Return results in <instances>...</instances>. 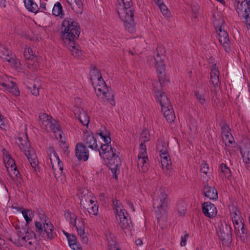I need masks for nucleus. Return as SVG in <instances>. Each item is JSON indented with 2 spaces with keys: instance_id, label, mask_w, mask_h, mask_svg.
I'll use <instances>...</instances> for the list:
<instances>
[{
  "instance_id": "nucleus-1",
  "label": "nucleus",
  "mask_w": 250,
  "mask_h": 250,
  "mask_svg": "<svg viewBox=\"0 0 250 250\" xmlns=\"http://www.w3.org/2000/svg\"><path fill=\"white\" fill-rule=\"evenodd\" d=\"M80 32L81 28L79 23L73 19L66 18L63 20L61 27V38L72 55L76 58L81 55L80 46L76 43Z\"/></svg>"
},
{
  "instance_id": "nucleus-2",
  "label": "nucleus",
  "mask_w": 250,
  "mask_h": 250,
  "mask_svg": "<svg viewBox=\"0 0 250 250\" xmlns=\"http://www.w3.org/2000/svg\"><path fill=\"white\" fill-rule=\"evenodd\" d=\"M99 135L103 139L105 144H102L100 150L99 154L101 157L107 160V163L109 168L113 173V177L117 178L116 174V170L119 164L120 158L116 154V150L111 147L109 144L111 143V139L109 133L106 131L104 132H100Z\"/></svg>"
},
{
  "instance_id": "nucleus-3",
  "label": "nucleus",
  "mask_w": 250,
  "mask_h": 250,
  "mask_svg": "<svg viewBox=\"0 0 250 250\" xmlns=\"http://www.w3.org/2000/svg\"><path fill=\"white\" fill-rule=\"evenodd\" d=\"M116 11L124 21L125 28L129 32H133L135 24L133 16L134 9L131 0H118L116 4Z\"/></svg>"
},
{
  "instance_id": "nucleus-4",
  "label": "nucleus",
  "mask_w": 250,
  "mask_h": 250,
  "mask_svg": "<svg viewBox=\"0 0 250 250\" xmlns=\"http://www.w3.org/2000/svg\"><path fill=\"white\" fill-rule=\"evenodd\" d=\"M165 48L163 46H159L157 47L156 50V55L153 57H148L147 61L149 62L150 65H154L156 68L158 74L159 82L161 86L164 85L166 81V72L165 65L161 58V55L165 53Z\"/></svg>"
},
{
  "instance_id": "nucleus-5",
  "label": "nucleus",
  "mask_w": 250,
  "mask_h": 250,
  "mask_svg": "<svg viewBox=\"0 0 250 250\" xmlns=\"http://www.w3.org/2000/svg\"><path fill=\"white\" fill-rule=\"evenodd\" d=\"M41 220L42 223L35 222V230L42 237H44L45 234L47 239L51 240L56 236V233L54 231V226L49 220L48 218L44 215H42Z\"/></svg>"
},
{
  "instance_id": "nucleus-6",
  "label": "nucleus",
  "mask_w": 250,
  "mask_h": 250,
  "mask_svg": "<svg viewBox=\"0 0 250 250\" xmlns=\"http://www.w3.org/2000/svg\"><path fill=\"white\" fill-rule=\"evenodd\" d=\"M98 98L104 102H109L112 106L115 105L114 94L109 90L103 79L93 85Z\"/></svg>"
},
{
  "instance_id": "nucleus-7",
  "label": "nucleus",
  "mask_w": 250,
  "mask_h": 250,
  "mask_svg": "<svg viewBox=\"0 0 250 250\" xmlns=\"http://www.w3.org/2000/svg\"><path fill=\"white\" fill-rule=\"evenodd\" d=\"M19 139L21 149L23 151L31 167L36 170L38 161L34 150L30 146L27 134L23 135V138L20 137Z\"/></svg>"
},
{
  "instance_id": "nucleus-8",
  "label": "nucleus",
  "mask_w": 250,
  "mask_h": 250,
  "mask_svg": "<svg viewBox=\"0 0 250 250\" xmlns=\"http://www.w3.org/2000/svg\"><path fill=\"white\" fill-rule=\"evenodd\" d=\"M213 24L218 32L219 41L224 47L226 52H229L230 50V40L227 32L225 30V23L223 19L219 18L213 21Z\"/></svg>"
},
{
  "instance_id": "nucleus-9",
  "label": "nucleus",
  "mask_w": 250,
  "mask_h": 250,
  "mask_svg": "<svg viewBox=\"0 0 250 250\" xmlns=\"http://www.w3.org/2000/svg\"><path fill=\"white\" fill-rule=\"evenodd\" d=\"M231 231L232 229L229 225H227L226 223L221 224L217 230V233L221 239L223 245L229 246L231 243Z\"/></svg>"
},
{
  "instance_id": "nucleus-10",
  "label": "nucleus",
  "mask_w": 250,
  "mask_h": 250,
  "mask_svg": "<svg viewBox=\"0 0 250 250\" xmlns=\"http://www.w3.org/2000/svg\"><path fill=\"white\" fill-rule=\"evenodd\" d=\"M41 121L40 125L47 132H56L58 130L59 125L55 120H52L51 116L46 113H42L39 116Z\"/></svg>"
},
{
  "instance_id": "nucleus-11",
  "label": "nucleus",
  "mask_w": 250,
  "mask_h": 250,
  "mask_svg": "<svg viewBox=\"0 0 250 250\" xmlns=\"http://www.w3.org/2000/svg\"><path fill=\"white\" fill-rule=\"evenodd\" d=\"M168 201L167 196L163 190L160 191V194L158 198L154 199L153 208L158 216L165 212Z\"/></svg>"
},
{
  "instance_id": "nucleus-12",
  "label": "nucleus",
  "mask_w": 250,
  "mask_h": 250,
  "mask_svg": "<svg viewBox=\"0 0 250 250\" xmlns=\"http://www.w3.org/2000/svg\"><path fill=\"white\" fill-rule=\"evenodd\" d=\"M47 153L49 157L52 169L54 171L55 177L57 175L56 172L57 170L58 174H61L63 170V164L60 161L58 156L57 155V153L55 152L53 148L49 147Z\"/></svg>"
},
{
  "instance_id": "nucleus-13",
  "label": "nucleus",
  "mask_w": 250,
  "mask_h": 250,
  "mask_svg": "<svg viewBox=\"0 0 250 250\" xmlns=\"http://www.w3.org/2000/svg\"><path fill=\"white\" fill-rule=\"evenodd\" d=\"M236 10L239 16L245 20L244 22L248 29H250V0H246L245 1L243 0L237 6Z\"/></svg>"
},
{
  "instance_id": "nucleus-14",
  "label": "nucleus",
  "mask_w": 250,
  "mask_h": 250,
  "mask_svg": "<svg viewBox=\"0 0 250 250\" xmlns=\"http://www.w3.org/2000/svg\"><path fill=\"white\" fill-rule=\"evenodd\" d=\"M24 56L26 60V63L29 69L32 70L36 69L39 66L37 61V57L30 48H27L24 49Z\"/></svg>"
},
{
  "instance_id": "nucleus-15",
  "label": "nucleus",
  "mask_w": 250,
  "mask_h": 250,
  "mask_svg": "<svg viewBox=\"0 0 250 250\" xmlns=\"http://www.w3.org/2000/svg\"><path fill=\"white\" fill-rule=\"evenodd\" d=\"M128 214L127 212L125 211L122 213L116 214V220L122 229L125 232L131 229L132 224L130 218L128 219L127 217Z\"/></svg>"
},
{
  "instance_id": "nucleus-16",
  "label": "nucleus",
  "mask_w": 250,
  "mask_h": 250,
  "mask_svg": "<svg viewBox=\"0 0 250 250\" xmlns=\"http://www.w3.org/2000/svg\"><path fill=\"white\" fill-rule=\"evenodd\" d=\"M16 228L18 229V232H13L11 233L8 236V239L17 246L21 247L22 244L20 238L26 232V228H22L21 229L20 226L18 225H17Z\"/></svg>"
},
{
  "instance_id": "nucleus-17",
  "label": "nucleus",
  "mask_w": 250,
  "mask_h": 250,
  "mask_svg": "<svg viewBox=\"0 0 250 250\" xmlns=\"http://www.w3.org/2000/svg\"><path fill=\"white\" fill-rule=\"evenodd\" d=\"M75 155L79 160L86 161L89 158V151L83 143L77 144L75 147Z\"/></svg>"
},
{
  "instance_id": "nucleus-18",
  "label": "nucleus",
  "mask_w": 250,
  "mask_h": 250,
  "mask_svg": "<svg viewBox=\"0 0 250 250\" xmlns=\"http://www.w3.org/2000/svg\"><path fill=\"white\" fill-rule=\"evenodd\" d=\"M86 147L92 150L99 152L100 149L98 147L97 140L92 134L88 132L84 133L83 143Z\"/></svg>"
},
{
  "instance_id": "nucleus-19",
  "label": "nucleus",
  "mask_w": 250,
  "mask_h": 250,
  "mask_svg": "<svg viewBox=\"0 0 250 250\" xmlns=\"http://www.w3.org/2000/svg\"><path fill=\"white\" fill-rule=\"evenodd\" d=\"M202 208L203 213L207 217L212 218L217 214V211L215 205L210 202L203 204Z\"/></svg>"
},
{
  "instance_id": "nucleus-20",
  "label": "nucleus",
  "mask_w": 250,
  "mask_h": 250,
  "mask_svg": "<svg viewBox=\"0 0 250 250\" xmlns=\"http://www.w3.org/2000/svg\"><path fill=\"white\" fill-rule=\"evenodd\" d=\"M229 210L230 216L234 225V229L236 230L237 229H239L240 227V225L239 227H237V225H239V221H240V222H242L241 212L236 206H232L231 208H229Z\"/></svg>"
},
{
  "instance_id": "nucleus-21",
  "label": "nucleus",
  "mask_w": 250,
  "mask_h": 250,
  "mask_svg": "<svg viewBox=\"0 0 250 250\" xmlns=\"http://www.w3.org/2000/svg\"><path fill=\"white\" fill-rule=\"evenodd\" d=\"M210 83L214 86H218L221 84L219 81V72L216 67V63H212L210 66Z\"/></svg>"
},
{
  "instance_id": "nucleus-22",
  "label": "nucleus",
  "mask_w": 250,
  "mask_h": 250,
  "mask_svg": "<svg viewBox=\"0 0 250 250\" xmlns=\"http://www.w3.org/2000/svg\"><path fill=\"white\" fill-rule=\"evenodd\" d=\"M241 153L247 169L250 170V144L241 148Z\"/></svg>"
},
{
  "instance_id": "nucleus-23",
  "label": "nucleus",
  "mask_w": 250,
  "mask_h": 250,
  "mask_svg": "<svg viewBox=\"0 0 250 250\" xmlns=\"http://www.w3.org/2000/svg\"><path fill=\"white\" fill-rule=\"evenodd\" d=\"M204 195L211 200H216L218 199L217 191L214 187H211L208 185L204 187Z\"/></svg>"
},
{
  "instance_id": "nucleus-24",
  "label": "nucleus",
  "mask_w": 250,
  "mask_h": 250,
  "mask_svg": "<svg viewBox=\"0 0 250 250\" xmlns=\"http://www.w3.org/2000/svg\"><path fill=\"white\" fill-rule=\"evenodd\" d=\"M154 96L159 102L161 107L171 105L168 98L163 92L156 91L154 93Z\"/></svg>"
},
{
  "instance_id": "nucleus-25",
  "label": "nucleus",
  "mask_w": 250,
  "mask_h": 250,
  "mask_svg": "<svg viewBox=\"0 0 250 250\" xmlns=\"http://www.w3.org/2000/svg\"><path fill=\"white\" fill-rule=\"evenodd\" d=\"M241 223L242 225L240 228L241 232L240 231L239 229H237L236 230V229H234V231L236 235L240 238L241 241H242L243 243H245L247 242L249 235L248 233V229L245 227V224L242 222H241Z\"/></svg>"
},
{
  "instance_id": "nucleus-26",
  "label": "nucleus",
  "mask_w": 250,
  "mask_h": 250,
  "mask_svg": "<svg viewBox=\"0 0 250 250\" xmlns=\"http://www.w3.org/2000/svg\"><path fill=\"white\" fill-rule=\"evenodd\" d=\"M162 112L168 122L173 121L175 119V115L171 105L164 106L161 107Z\"/></svg>"
},
{
  "instance_id": "nucleus-27",
  "label": "nucleus",
  "mask_w": 250,
  "mask_h": 250,
  "mask_svg": "<svg viewBox=\"0 0 250 250\" xmlns=\"http://www.w3.org/2000/svg\"><path fill=\"white\" fill-rule=\"evenodd\" d=\"M160 155L161 158V164L162 166L163 167H165L167 169H169L171 162L170 160V159L168 155L167 149L165 148L164 149H162Z\"/></svg>"
},
{
  "instance_id": "nucleus-28",
  "label": "nucleus",
  "mask_w": 250,
  "mask_h": 250,
  "mask_svg": "<svg viewBox=\"0 0 250 250\" xmlns=\"http://www.w3.org/2000/svg\"><path fill=\"white\" fill-rule=\"evenodd\" d=\"M90 74V79L93 85L96 84L99 81L103 79L99 70L95 66L93 65L91 66Z\"/></svg>"
},
{
  "instance_id": "nucleus-29",
  "label": "nucleus",
  "mask_w": 250,
  "mask_h": 250,
  "mask_svg": "<svg viewBox=\"0 0 250 250\" xmlns=\"http://www.w3.org/2000/svg\"><path fill=\"white\" fill-rule=\"evenodd\" d=\"M148 158L147 156H140L138 155L137 164L138 167L140 169V171L144 172L147 168L148 164Z\"/></svg>"
},
{
  "instance_id": "nucleus-30",
  "label": "nucleus",
  "mask_w": 250,
  "mask_h": 250,
  "mask_svg": "<svg viewBox=\"0 0 250 250\" xmlns=\"http://www.w3.org/2000/svg\"><path fill=\"white\" fill-rule=\"evenodd\" d=\"M21 213L26 222L25 228H28V224L32 222V218L34 216V212L31 209H25L23 208H21Z\"/></svg>"
},
{
  "instance_id": "nucleus-31",
  "label": "nucleus",
  "mask_w": 250,
  "mask_h": 250,
  "mask_svg": "<svg viewBox=\"0 0 250 250\" xmlns=\"http://www.w3.org/2000/svg\"><path fill=\"white\" fill-rule=\"evenodd\" d=\"M222 135L225 139L223 138L225 141H227L229 144L232 143V141L230 140V138L233 139V137L230 133V129L229 126L226 124L221 126Z\"/></svg>"
},
{
  "instance_id": "nucleus-32",
  "label": "nucleus",
  "mask_w": 250,
  "mask_h": 250,
  "mask_svg": "<svg viewBox=\"0 0 250 250\" xmlns=\"http://www.w3.org/2000/svg\"><path fill=\"white\" fill-rule=\"evenodd\" d=\"M1 85L5 87L6 89L9 92L12 93L13 95L18 96L20 94V92L18 87L15 83L11 82L9 84L5 83H1Z\"/></svg>"
},
{
  "instance_id": "nucleus-33",
  "label": "nucleus",
  "mask_w": 250,
  "mask_h": 250,
  "mask_svg": "<svg viewBox=\"0 0 250 250\" xmlns=\"http://www.w3.org/2000/svg\"><path fill=\"white\" fill-rule=\"evenodd\" d=\"M24 5L29 11L36 13L39 10L38 5L33 0H24Z\"/></svg>"
},
{
  "instance_id": "nucleus-34",
  "label": "nucleus",
  "mask_w": 250,
  "mask_h": 250,
  "mask_svg": "<svg viewBox=\"0 0 250 250\" xmlns=\"http://www.w3.org/2000/svg\"><path fill=\"white\" fill-rule=\"evenodd\" d=\"M69 246L74 250H81L82 247L78 243L76 236L72 235L67 240Z\"/></svg>"
},
{
  "instance_id": "nucleus-35",
  "label": "nucleus",
  "mask_w": 250,
  "mask_h": 250,
  "mask_svg": "<svg viewBox=\"0 0 250 250\" xmlns=\"http://www.w3.org/2000/svg\"><path fill=\"white\" fill-rule=\"evenodd\" d=\"M55 16H60L62 18L64 14L62 13V8L60 2H57L54 5L52 4L51 12Z\"/></svg>"
},
{
  "instance_id": "nucleus-36",
  "label": "nucleus",
  "mask_w": 250,
  "mask_h": 250,
  "mask_svg": "<svg viewBox=\"0 0 250 250\" xmlns=\"http://www.w3.org/2000/svg\"><path fill=\"white\" fill-rule=\"evenodd\" d=\"M3 151V160L5 164L10 168H12L13 167L16 166L15 165V161L11 158L9 153L6 151L5 149H4Z\"/></svg>"
},
{
  "instance_id": "nucleus-37",
  "label": "nucleus",
  "mask_w": 250,
  "mask_h": 250,
  "mask_svg": "<svg viewBox=\"0 0 250 250\" xmlns=\"http://www.w3.org/2000/svg\"><path fill=\"white\" fill-rule=\"evenodd\" d=\"M64 216L66 219L68 221L70 224H72L74 226L76 227L77 216L75 214L68 210L65 212Z\"/></svg>"
},
{
  "instance_id": "nucleus-38",
  "label": "nucleus",
  "mask_w": 250,
  "mask_h": 250,
  "mask_svg": "<svg viewBox=\"0 0 250 250\" xmlns=\"http://www.w3.org/2000/svg\"><path fill=\"white\" fill-rule=\"evenodd\" d=\"M159 6L161 12L166 17H168L170 15L167 7L161 0H153Z\"/></svg>"
},
{
  "instance_id": "nucleus-39",
  "label": "nucleus",
  "mask_w": 250,
  "mask_h": 250,
  "mask_svg": "<svg viewBox=\"0 0 250 250\" xmlns=\"http://www.w3.org/2000/svg\"><path fill=\"white\" fill-rule=\"evenodd\" d=\"M5 61L8 62L12 67L16 69H21V68L20 62L19 60L14 58L12 54L8 58V59H6Z\"/></svg>"
},
{
  "instance_id": "nucleus-40",
  "label": "nucleus",
  "mask_w": 250,
  "mask_h": 250,
  "mask_svg": "<svg viewBox=\"0 0 250 250\" xmlns=\"http://www.w3.org/2000/svg\"><path fill=\"white\" fill-rule=\"evenodd\" d=\"M72 9L78 14H82L83 6L81 0H74Z\"/></svg>"
},
{
  "instance_id": "nucleus-41",
  "label": "nucleus",
  "mask_w": 250,
  "mask_h": 250,
  "mask_svg": "<svg viewBox=\"0 0 250 250\" xmlns=\"http://www.w3.org/2000/svg\"><path fill=\"white\" fill-rule=\"evenodd\" d=\"M176 209L180 216H184L186 211V204L184 201H179L176 204Z\"/></svg>"
},
{
  "instance_id": "nucleus-42",
  "label": "nucleus",
  "mask_w": 250,
  "mask_h": 250,
  "mask_svg": "<svg viewBox=\"0 0 250 250\" xmlns=\"http://www.w3.org/2000/svg\"><path fill=\"white\" fill-rule=\"evenodd\" d=\"M219 169L221 171L222 176H224L227 178L231 176L230 169L226 164L224 163L221 164L219 167Z\"/></svg>"
},
{
  "instance_id": "nucleus-43",
  "label": "nucleus",
  "mask_w": 250,
  "mask_h": 250,
  "mask_svg": "<svg viewBox=\"0 0 250 250\" xmlns=\"http://www.w3.org/2000/svg\"><path fill=\"white\" fill-rule=\"evenodd\" d=\"M52 7V4L50 2H42L40 4L39 9H41V12H43L45 14H50Z\"/></svg>"
},
{
  "instance_id": "nucleus-44",
  "label": "nucleus",
  "mask_w": 250,
  "mask_h": 250,
  "mask_svg": "<svg viewBox=\"0 0 250 250\" xmlns=\"http://www.w3.org/2000/svg\"><path fill=\"white\" fill-rule=\"evenodd\" d=\"M10 176L13 179H16L19 183L21 182V176L16 166L11 168V171L9 172Z\"/></svg>"
},
{
  "instance_id": "nucleus-45",
  "label": "nucleus",
  "mask_w": 250,
  "mask_h": 250,
  "mask_svg": "<svg viewBox=\"0 0 250 250\" xmlns=\"http://www.w3.org/2000/svg\"><path fill=\"white\" fill-rule=\"evenodd\" d=\"M113 205L115 207V212L116 213V215L119 214V213H122L125 211V210L124 208H123V207L121 203L119 200L117 199L113 200Z\"/></svg>"
},
{
  "instance_id": "nucleus-46",
  "label": "nucleus",
  "mask_w": 250,
  "mask_h": 250,
  "mask_svg": "<svg viewBox=\"0 0 250 250\" xmlns=\"http://www.w3.org/2000/svg\"><path fill=\"white\" fill-rule=\"evenodd\" d=\"M26 228V232L24 233V235H22L21 238V242L22 244V246L23 244H25L28 241H29L31 238H32L33 236H35V233L33 231H32L31 233H30L28 230V228Z\"/></svg>"
},
{
  "instance_id": "nucleus-47",
  "label": "nucleus",
  "mask_w": 250,
  "mask_h": 250,
  "mask_svg": "<svg viewBox=\"0 0 250 250\" xmlns=\"http://www.w3.org/2000/svg\"><path fill=\"white\" fill-rule=\"evenodd\" d=\"M78 119L82 125L84 126H88L89 122V118L83 110H82L80 112Z\"/></svg>"
},
{
  "instance_id": "nucleus-48",
  "label": "nucleus",
  "mask_w": 250,
  "mask_h": 250,
  "mask_svg": "<svg viewBox=\"0 0 250 250\" xmlns=\"http://www.w3.org/2000/svg\"><path fill=\"white\" fill-rule=\"evenodd\" d=\"M11 52L8 50L7 48L2 46L0 47V58L2 59L5 61L11 55Z\"/></svg>"
},
{
  "instance_id": "nucleus-49",
  "label": "nucleus",
  "mask_w": 250,
  "mask_h": 250,
  "mask_svg": "<svg viewBox=\"0 0 250 250\" xmlns=\"http://www.w3.org/2000/svg\"><path fill=\"white\" fill-rule=\"evenodd\" d=\"M92 199L88 195H85L82 196L80 204L81 206L83 207V208L86 209L87 208L88 204L91 202Z\"/></svg>"
},
{
  "instance_id": "nucleus-50",
  "label": "nucleus",
  "mask_w": 250,
  "mask_h": 250,
  "mask_svg": "<svg viewBox=\"0 0 250 250\" xmlns=\"http://www.w3.org/2000/svg\"><path fill=\"white\" fill-rule=\"evenodd\" d=\"M91 206L89 208L87 207L86 209L89 214L94 215H97L99 208L98 206L94 203L93 205H91Z\"/></svg>"
},
{
  "instance_id": "nucleus-51",
  "label": "nucleus",
  "mask_w": 250,
  "mask_h": 250,
  "mask_svg": "<svg viewBox=\"0 0 250 250\" xmlns=\"http://www.w3.org/2000/svg\"><path fill=\"white\" fill-rule=\"evenodd\" d=\"M195 94L196 99L201 104H203L205 103V96L204 94L200 93L199 91H195Z\"/></svg>"
},
{
  "instance_id": "nucleus-52",
  "label": "nucleus",
  "mask_w": 250,
  "mask_h": 250,
  "mask_svg": "<svg viewBox=\"0 0 250 250\" xmlns=\"http://www.w3.org/2000/svg\"><path fill=\"white\" fill-rule=\"evenodd\" d=\"M150 135L148 130H144L141 134L140 140L141 142L145 143L149 140Z\"/></svg>"
},
{
  "instance_id": "nucleus-53",
  "label": "nucleus",
  "mask_w": 250,
  "mask_h": 250,
  "mask_svg": "<svg viewBox=\"0 0 250 250\" xmlns=\"http://www.w3.org/2000/svg\"><path fill=\"white\" fill-rule=\"evenodd\" d=\"M108 250H121L117 248L116 240L107 243Z\"/></svg>"
},
{
  "instance_id": "nucleus-54",
  "label": "nucleus",
  "mask_w": 250,
  "mask_h": 250,
  "mask_svg": "<svg viewBox=\"0 0 250 250\" xmlns=\"http://www.w3.org/2000/svg\"><path fill=\"white\" fill-rule=\"evenodd\" d=\"M208 170L209 167L208 164L205 163V162L201 164L200 166V171L201 173H203L207 175L208 173Z\"/></svg>"
},
{
  "instance_id": "nucleus-55",
  "label": "nucleus",
  "mask_w": 250,
  "mask_h": 250,
  "mask_svg": "<svg viewBox=\"0 0 250 250\" xmlns=\"http://www.w3.org/2000/svg\"><path fill=\"white\" fill-rule=\"evenodd\" d=\"M145 143L141 142V143L140 145L139 149H140V152L138 154L139 155L147 156L146 146L145 145Z\"/></svg>"
},
{
  "instance_id": "nucleus-56",
  "label": "nucleus",
  "mask_w": 250,
  "mask_h": 250,
  "mask_svg": "<svg viewBox=\"0 0 250 250\" xmlns=\"http://www.w3.org/2000/svg\"><path fill=\"white\" fill-rule=\"evenodd\" d=\"M167 143L163 141H159L158 143L157 149L161 153V150L164 149L165 148L167 149Z\"/></svg>"
},
{
  "instance_id": "nucleus-57",
  "label": "nucleus",
  "mask_w": 250,
  "mask_h": 250,
  "mask_svg": "<svg viewBox=\"0 0 250 250\" xmlns=\"http://www.w3.org/2000/svg\"><path fill=\"white\" fill-rule=\"evenodd\" d=\"M199 7L198 6L194 5V6H192V17L194 18L195 19L197 18V17L199 14Z\"/></svg>"
},
{
  "instance_id": "nucleus-58",
  "label": "nucleus",
  "mask_w": 250,
  "mask_h": 250,
  "mask_svg": "<svg viewBox=\"0 0 250 250\" xmlns=\"http://www.w3.org/2000/svg\"><path fill=\"white\" fill-rule=\"evenodd\" d=\"M28 89L31 90V92L33 95L37 96L39 95V88L37 87L35 85H33L32 87H28Z\"/></svg>"
},
{
  "instance_id": "nucleus-59",
  "label": "nucleus",
  "mask_w": 250,
  "mask_h": 250,
  "mask_svg": "<svg viewBox=\"0 0 250 250\" xmlns=\"http://www.w3.org/2000/svg\"><path fill=\"white\" fill-rule=\"evenodd\" d=\"M75 227L77 229L78 234L80 237L85 235L84 228L83 225L79 227L76 226Z\"/></svg>"
},
{
  "instance_id": "nucleus-60",
  "label": "nucleus",
  "mask_w": 250,
  "mask_h": 250,
  "mask_svg": "<svg viewBox=\"0 0 250 250\" xmlns=\"http://www.w3.org/2000/svg\"><path fill=\"white\" fill-rule=\"evenodd\" d=\"M107 243L109 241L116 240V237L110 232L107 233L105 235Z\"/></svg>"
},
{
  "instance_id": "nucleus-61",
  "label": "nucleus",
  "mask_w": 250,
  "mask_h": 250,
  "mask_svg": "<svg viewBox=\"0 0 250 250\" xmlns=\"http://www.w3.org/2000/svg\"><path fill=\"white\" fill-rule=\"evenodd\" d=\"M107 243L109 241L116 240V237L110 232L107 233L105 235Z\"/></svg>"
},
{
  "instance_id": "nucleus-62",
  "label": "nucleus",
  "mask_w": 250,
  "mask_h": 250,
  "mask_svg": "<svg viewBox=\"0 0 250 250\" xmlns=\"http://www.w3.org/2000/svg\"><path fill=\"white\" fill-rule=\"evenodd\" d=\"M188 237L189 235L188 233H186L184 236L181 237V241L180 243L181 246H185L186 245L187 240Z\"/></svg>"
},
{
  "instance_id": "nucleus-63",
  "label": "nucleus",
  "mask_w": 250,
  "mask_h": 250,
  "mask_svg": "<svg viewBox=\"0 0 250 250\" xmlns=\"http://www.w3.org/2000/svg\"><path fill=\"white\" fill-rule=\"evenodd\" d=\"M53 132L55 133V136L56 139H60V140H61L62 138V130L60 129L59 125L58 126V130Z\"/></svg>"
},
{
  "instance_id": "nucleus-64",
  "label": "nucleus",
  "mask_w": 250,
  "mask_h": 250,
  "mask_svg": "<svg viewBox=\"0 0 250 250\" xmlns=\"http://www.w3.org/2000/svg\"><path fill=\"white\" fill-rule=\"evenodd\" d=\"M53 132L55 133V136L56 139H60V140H61L62 138V130L60 129L59 125L58 126V130Z\"/></svg>"
}]
</instances>
